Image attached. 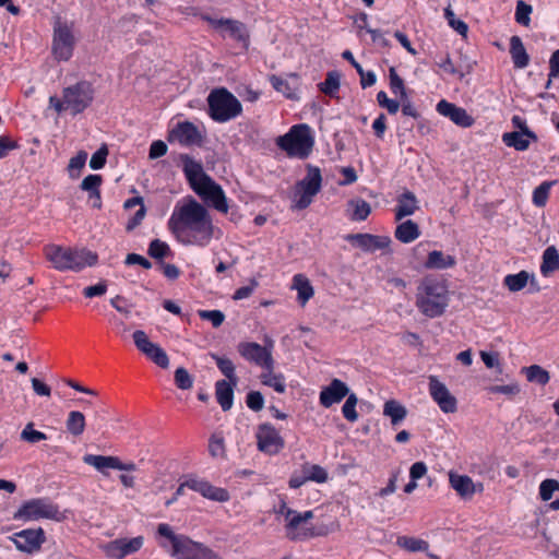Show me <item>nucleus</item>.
Wrapping results in <instances>:
<instances>
[{"label":"nucleus","instance_id":"f257e3e1","mask_svg":"<svg viewBox=\"0 0 559 559\" xmlns=\"http://www.w3.org/2000/svg\"><path fill=\"white\" fill-rule=\"evenodd\" d=\"M168 227L181 243L202 247L210 242L214 230L210 213L193 198L174 211Z\"/></svg>","mask_w":559,"mask_h":559},{"label":"nucleus","instance_id":"f03ea898","mask_svg":"<svg viewBox=\"0 0 559 559\" xmlns=\"http://www.w3.org/2000/svg\"><path fill=\"white\" fill-rule=\"evenodd\" d=\"M183 173L192 190L210 206L227 213L228 203L222 187L204 173L202 165L189 155L181 156Z\"/></svg>","mask_w":559,"mask_h":559},{"label":"nucleus","instance_id":"7ed1b4c3","mask_svg":"<svg viewBox=\"0 0 559 559\" xmlns=\"http://www.w3.org/2000/svg\"><path fill=\"white\" fill-rule=\"evenodd\" d=\"M450 301L445 281L432 276L424 277L417 286L415 305L419 312L430 319L444 314Z\"/></svg>","mask_w":559,"mask_h":559},{"label":"nucleus","instance_id":"20e7f679","mask_svg":"<svg viewBox=\"0 0 559 559\" xmlns=\"http://www.w3.org/2000/svg\"><path fill=\"white\" fill-rule=\"evenodd\" d=\"M46 259L60 271L80 272L85 266H93L98 255L87 249L66 248L58 245H48L44 249Z\"/></svg>","mask_w":559,"mask_h":559},{"label":"nucleus","instance_id":"39448f33","mask_svg":"<svg viewBox=\"0 0 559 559\" xmlns=\"http://www.w3.org/2000/svg\"><path fill=\"white\" fill-rule=\"evenodd\" d=\"M159 536L171 544V556L176 559H222L218 554L202 543L192 540L182 534H175L170 525L160 523L157 526Z\"/></svg>","mask_w":559,"mask_h":559},{"label":"nucleus","instance_id":"423d86ee","mask_svg":"<svg viewBox=\"0 0 559 559\" xmlns=\"http://www.w3.org/2000/svg\"><path fill=\"white\" fill-rule=\"evenodd\" d=\"M276 144L288 156L306 158L312 151L314 140L309 126L296 124L286 134L278 136Z\"/></svg>","mask_w":559,"mask_h":559},{"label":"nucleus","instance_id":"0eeeda50","mask_svg":"<svg viewBox=\"0 0 559 559\" xmlns=\"http://www.w3.org/2000/svg\"><path fill=\"white\" fill-rule=\"evenodd\" d=\"M209 115L216 122H226L239 116L241 103L228 90H213L207 96Z\"/></svg>","mask_w":559,"mask_h":559},{"label":"nucleus","instance_id":"6e6552de","mask_svg":"<svg viewBox=\"0 0 559 559\" xmlns=\"http://www.w3.org/2000/svg\"><path fill=\"white\" fill-rule=\"evenodd\" d=\"M63 518L58 506L46 498H36L24 502L13 515L14 520L23 521L49 519L60 522Z\"/></svg>","mask_w":559,"mask_h":559},{"label":"nucleus","instance_id":"1a4fd4ad","mask_svg":"<svg viewBox=\"0 0 559 559\" xmlns=\"http://www.w3.org/2000/svg\"><path fill=\"white\" fill-rule=\"evenodd\" d=\"M74 23L57 16L53 22L52 53L59 61H67L72 57L75 46L73 34Z\"/></svg>","mask_w":559,"mask_h":559},{"label":"nucleus","instance_id":"9d476101","mask_svg":"<svg viewBox=\"0 0 559 559\" xmlns=\"http://www.w3.org/2000/svg\"><path fill=\"white\" fill-rule=\"evenodd\" d=\"M322 182L321 171L318 167L308 165L306 177L296 185V194H299L296 201V207L304 210L308 207L312 198L320 191Z\"/></svg>","mask_w":559,"mask_h":559},{"label":"nucleus","instance_id":"9b49d317","mask_svg":"<svg viewBox=\"0 0 559 559\" xmlns=\"http://www.w3.org/2000/svg\"><path fill=\"white\" fill-rule=\"evenodd\" d=\"M66 107L73 115L84 111L93 102L94 90L91 83L86 81L66 87L64 90Z\"/></svg>","mask_w":559,"mask_h":559},{"label":"nucleus","instance_id":"f8f14e48","mask_svg":"<svg viewBox=\"0 0 559 559\" xmlns=\"http://www.w3.org/2000/svg\"><path fill=\"white\" fill-rule=\"evenodd\" d=\"M255 438L258 450L267 455H275L285 447L283 437L267 423L258 426Z\"/></svg>","mask_w":559,"mask_h":559},{"label":"nucleus","instance_id":"ddd939ff","mask_svg":"<svg viewBox=\"0 0 559 559\" xmlns=\"http://www.w3.org/2000/svg\"><path fill=\"white\" fill-rule=\"evenodd\" d=\"M135 347L158 367L166 369L169 366V358L166 352L156 343L150 341L147 334L136 330L132 334Z\"/></svg>","mask_w":559,"mask_h":559},{"label":"nucleus","instance_id":"4468645a","mask_svg":"<svg viewBox=\"0 0 559 559\" xmlns=\"http://www.w3.org/2000/svg\"><path fill=\"white\" fill-rule=\"evenodd\" d=\"M272 346L273 342L270 341V347ZM238 352L245 359L263 367L265 370L274 369V359L271 348H267V346L254 342H245L238 345Z\"/></svg>","mask_w":559,"mask_h":559},{"label":"nucleus","instance_id":"2eb2a0df","mask_svg":"<svg viewBox=\"0 0 559 559\" xmlns=\"http://www.w3.org/2000/svg\"><path fill=\"white\" fill-rule=\"evenodd\" d=\"M144 544L142 536L133 538H118L104 546V551L109 559H123L138 552Z\"/></svg>","mask_w":559,"mask_h":559},{"label":"nucleus","instance_id":"dca6fc26","mask_svg":"<svg viewBox=\"0 0 559 559\" xmlns=\"http://www.w3.org/2000/svg\"><path fill=\"white\" fill-rule=\"evenodd\" d=\"M11 539L19 550L33 554L41 548V545L46 542V535L40 527L28 528L15 533Z\"/></svg>","mask_w":559,"mask_h":559},{"label":"nucleus","instance_id":"f3484780","mask_svg":"<svg viewBox=\"0 0 559 559\" xmlns=\"http://www.w3.org/2000/svg\"><path fill=\"white\" fill-rule=\"evenodd\" d=\"M429 393L442 412L454 413L456 411L457 401L455 396L436 376L429 377Z\"/></svg>","mask_w":559,"mask_h":559},{"label":"nucleus","instance_id":"a211bd4d","mask_svg":"<svg viewBox=\"0 0 559 559\" xmlns=\"http://www.w3.org/2000/svg\"><path fill=\"white\" fill-rule=\"evenodd\" d=\"M448 476L450 487L463 500H471L476 492L484 491L483 483H474L473 479L467 475H462L454 471H450Z\"/></svg>","mask_w":559,"mask_h":559},{"label":"nucleus","instance_id":"6ab92c4d","mask_svg":"<svg viewBox=\"0 0 559 559\" xmlns=\"http://www.w3.org/2000/svg\"><path fill=\"white\" fill-rule=\"evenodd\" d=\"M206 21L216 29H224L228 35L237 41L243 43L246 46L249 43V32L245 23L233 19H212L206 17Z\"/></svg>","mask_w":559,"mask_h":559},{"label":"nucleus","instance_id":"aec40b11","mask_svg":"<svg viewBox=\"0 0 559 559\" xmlns=\"http://www.w3.org/2000/svg\"><path fill=\"white\" fill-rule=\"evenodd\" d=\"M177 140L180 144L201 145L202 135L199 129L189 121L179 122L169 133V141Z\"/></svg>","mask_w":559,"mask_h":559},{"label":"nucleus","instance_id":"412c9836","mask_svg":"<svg viewBox=\"0 0 559 559\" xmlns=\"http://www.w3.org/2000/svg\"><path fill=\"white\" fill-rule=\"evenodd\" d=\"M437 111L462 128L472 127L475 122L474 118L467 114L466 109L457 107L456 105L444 99L437 104Z\"/></svg>","mask_w":559,"mask_h":559},{"label":"nucleus","instance_id":"4be33fe9","mask_svg":"<svg viewBox=\"0 0 559 559\" xmlns=\"http://www.w3.org/2000/svg\"><path fill=\"white\" fill-rule=\"evenodd\" d=\"M349 389L345 382L340 379H333L331 383L322 388L320 392V404L329 408L332 405L340 403L345 396L348 395Z\"/></svg>","mask_w":559,"mask_h":559},{"label":"nucleus","instance_id":"5701e85b","mask_svg":"<svg viewBox=\"0 0 559 559\" xmlns=\"http://www.w3.org/2000/svg\"><path fill=\"white\" fill-rule=\"evenodd\" d=\"M346 239L367 252H374L388 248L391 242L389 237L371 234H350Z\"/></svg>","mask_w":559,"mask_h":559},{"label":"nucleus","instance_id":"b1692460","mask_svg":"<svg viewBox=\"0 0 559 559\" xmlns=\"http://www.w3.org/2000/svg\"><path fill=\"white\" fill-rule=\"evenodd\" d=\"M189 489L200 492L203 497L214 501L225 502L229 500V493L224 488L212 486L210 483L199 479L186 480Z\"/></svg>","mask_w":559,"mask_h":559},{"label":"nucleus","instance_id":"393cba45","mask_svg":"<svg viewBox=\"0 0 559 559\" xmlns=\"http://www.w3.org/2000/svg\"><path fill=\"white\" fill-rule=\"evenodd\" d=\"M418 209L416 195L412 191L406 190L397 198L395 221H401L406 216L413 215Z\"/></svg>","mask_w":559,"mask_h":559},{"label":"nucleus","instance_id":"a878e982","mask_svg":"<svg viewBox=\"0 0 559 559\" xmlns=\"http://www.w3.org/2000/svg\"><path fill=\"white\" fill-rule=\"evenodd\" d=\"M236 385L231 381L226 380H219L215 384L216 399L224 412L229 411L233 406L234 388Z\"/></svg>","mask_w":559,"mask_h":559},{"label":"nucleus","instance_id":"bb28decb","mask_svg":"<svg viewBox=\"0 0 559 559\" xmlns=\"http://www.w3.org/2000/svg\"><path fill=\"white\" fill-rule=\"evenodd\" d=\"M510 55L515 68L523 69L528 66L530 57L519 36H512L510 39Z\"/></svg>","mask_w":559,"mask_h":559},{"label":"nucleus","instance_id":"cd10ccee","mask_svg":"<svg viewBox=\"0 0 559 559\" xmlns=\"http://www.w3.org/2000/svg\"><path fill=\"white\" fill-rule=\"evenodd\" d=\"M394 236L399 241L409 243L420 236L419 226L414 221L407 219L396 226Z\"/></svg>","mask_w":559,"mask_h":559},{"label":"nucleus","instance_id":"c85d7f7f","mask_svg":"<svg viewBox=\"0 0 559 559\" xmlns=\"http://www.w3.org/2000/svg\"><path fill=\"white\" fill-rule=\"evenodd\" d=\"M456 260L453 255L444 254L442 251L433 250L428 254L425 267L429 270H444L453 267Z\"/></svg>","mask_w":559,"mask_h":559},{"label":"nucleus","instance_id":"c756f323","mask_svg":"<svg viewBox=\"0 0 559 559\" xmlns=\"http://www.w3.org/2000/svg\"><path fill=\"white\" fill-rule=\"evenodd\" d=\"M103 182V178L100 175H88L81 182V189L87 191L90 193V199H97V203H94V207H102V198H100V186Z\"/></svg>","mask_w":559,"mask_h":559},{"label":"nucleus","instance_id":"7c9ffc66","mask_svg":"<svg viewBox=\"0 0 559 559\" xmlns=\"http://www.w3.org/2000/svg\"><path fill=\"white\" fill-rule=\"evenodd\" d=\"M118 456L111 455H96V454H85L83 456V462L90 466L95 467L100 473L105 474L106 468L116 469Z\"/></svg>","mask_w":559,"mask_h":559},{"label":"nucleus","instance_id":"2f4dec72","mask_svg":"<svg viewBox=\"0 0 559 559\" xmlns=\"http://www.w3.org/2000/svg\"><path fill=\"white\" fill-rule=\"evenodd\" d=\"M293 288L297 290V299L301 306L306 305L314 293L309 280L302 274H296L294 276Z\"/></svg>","mask_w":559,"mask_h":559},{"label":"nucleus","instance_id":"473e14b6","mask_svg":"<svg viewBox=\"0 0 559 559\" xmlns=\"http://www.w3.org/2000/svg\"><path fill=\"white\" fill-rule=\"evenodd\" d=\"M383 415L390 417L393 426L399 425L406 418L407 409L395 400H389L383 405Z\"/></svg>","mask_w":559,"mask_h":559},{"label":"nucleus","instance_id":"72a5a7b5","mask_svg":"<svg viewBox=\"0 0 559 559\" xmlns=\"http://www.w3.org/2000/svg\"><path fill=\"white\" fill-rule=\"evenodd\" d=\"M559 270V252L556 247H548L543 253L540 272L544 276Z\"/></svg>","mask_w":559,"mask_h":559},{"label":"nucleus","instance_id":"f704fd0d","mask_svg":"<svg viewBox=\"0 0 559 559\" xmlns=\"http://www.w3.org/2000/svg\"><path fill=\"white\" fill-rule=\"evenodd\" d=\"M86 421L82 412L71 411L66 420V427L73 437L81 436L85 430Z\"/></svg>","mask_w":559,"mask_h":559},{"label":"nucleus","instance_id":"c9c22d12","mask_svg":"<svg viewBox=\"0 0 559 559\" xmlns=\"http://www.w3.org/2000/svg\"><path fill=\"white\" fill-rule=\"evenodd\" d=\"M522 371L525 373L526 379L530 382H536L540 385H546L550 380L549 372L539 365L524 367Z\"/></svg>","mask_w":559,"mask_h":559},{"label":"nucleus","instance_id":"e433bc0d","mask_svg":"<svg viewBox=\"0 0 559 559\" xmlns=\"http://www.w3.org/2000/svg\"><path fill=\"white\" fill-rule=\"evenodd\" d=\"M530 140L523 132H508L502 135V141L507 146L514 147L516 151H525L530 146Z\"/></svg>","mask_w":559,"mask_h":559},{"label":"nucleus","instance_id":"4c0bfd02","mask_svg":"<svg viewBox=\"0 0 559 559\" xmlns=\"http://www.w3.org/2000/svg\"><path fill=\"white\" fill-rule=\"evenodd\" d=\"M528 278L530 274L526 271H521L518 274L507 275L503 283L510 292H520L527 285Z\"/></svg>","mask_w":559,"mask_h":559},{"label":"nucleus","instance_id":"58836bf2","mask_svg":"<svg viewBox=\"0 0 559 559\" xmlns=\"http://www.w3.org/2000/svg\"><path fill=\"white\" fill-rule=\"evenodd\" d=\"M396 544L401 548L411 552L426 551L429 547V544L426 540L408 536L399 537Z\"/></svg>","mask_w":559,"mask_h":559},{"label":"nucleus","instance_id":"ea45409f","mask_svg":"<svg viewBox=\"0 0 559 559\" xmlns=\"http://www.w3.org/2000/svg\"><path fill=\"white\" fill-rule=\"evenodd\" d=\"M261 381L264 385L273 388L278 393L286 390L285 378L282 373H273V370H266L261 374Z\"/></svg>","mask_w":559,"mask_h":559},{"label":"nucleus","instance_id":"a19ab883","mask_svg":"<svg viewBox=\"0 0 559 559\" xmlns=\"http://www.w3.org/2000/svg\"><path fill=\"white\" fill-rule=\"evenodd\" d=\"M341 75L336 71L328 72L324 82L319 84V90L325 95L333 96L340 88Z\"/></svg>","mask_w":559,"mask_h":559},{"label":"nucleus","instance_id":"79ce46f5","mask_svg":"<svg viewBox=\"0 0 559 559\" xmlns=\"http://www.w3.org/2000/svg\"><path fill=\"white\" fill-rule=\"evenodd\" d=\"M212 357L215 359L218 369L228 379V381H231L233 384H237L238 378L235 373V366L233 361L228 358L219 357L215 354H212Z\"/></svg>","mask_w":559,"mask_h":559},{"label":"nucleus","instance_id":"37998d69","mask_svg":"<svg viewBox=\"0 0 559 559\" xmlns=\"http://www.w3.org/2000/svg\"><path fill=\"white\" fill-rule=\"evenodd\" d=\"M87 159V153L85 151H80L75 156H73L68 165L69 176L72 179H76L81 175V170L84 168Z\"/></svg>","mask_w":559,"mask_h":559},{"label":"nucleus","instance_id":"c03bdc74","mask_svg":"<svg viewBox=\"0 0 559 559\" xmlns=\"http://www.w3.org/2000/svg\"><path fill=\"white\" fill-rule=\"evenodd\" d=\"M389 76H390V88H391L392 93L395 95H400L401 100L407 99L404 81L396 73L395 68H393V67L390 68Z\"/></svg>","mask_w":559,"mask_h":559},{"label":"nucleus","instance_id":"a18cd8bd","mask_svg":"<svg viewBox=\"0 0 559 559\" xmlns=\"http://www.w3.org/2000/svg\"><path fill=\"white\" fill-rule=\"evenodd\" d=\"M269 81L273 88L276 92L282 93L285 97L289 99H297L296 94L294 93V90L289 86L288 82L275 74H272L269 76Z\"/></svg>","mask_w":559,"mask_h":559},{"label":"nucleus","instance_id":"49530a36","mask_svg":"<svg viewBox=\"0 0 559 559\" xmlns=\"http://www.w3.org/2000/svg\"><path fill=\"white\" fill-rule=\"evenodd\" d=\"M286 521V536L290 540L300 539V534L297 532V528L301 523H304L302 514L294 510L293 515H289Z\"/></svg>","mask_w":559,"mask_h":559},{"label":"nucleus","instance_id":"de8ad7c7","mask_svg":"<svg viewBox=\"0 0 559 559\" xmlns=\"http://www.w3.org/2000/svg\"><path fill=\"white\" fill-rule=\"evenodd\" d=\"M349 205L354 209L353 221H365L371 212L370 204L361 199L349 201Z\"/></svg>","mask_w":559,"mask_h":559},{"label":"nucleus","instance_id":"09e8293b","mask_svg":"<svg viewBox=\"0 0 559 559\" xmlns=\"http://www.w3.org/2000/svg\"><path fill=\"white\" fill-rule=\"evenodd\" d=\"M302 472H304V474L307 475V479L308 480H313V481H317V483H325L328 480V473L320 465H317V464H313V465L306 464L302 467Z\"/></svg>","mask_w":559,"mask_h":559},{"label":"nucleus","instance_id":"8fccbe9b","mask_svg":"<svg viewBox=\"0 0 559 559\" xmlns=\"http://www.w3.org/2000/svg\"><path fill=\"white\" fill-rule=\"evenodd\" d=\"M358 399L355 393H352L347 396L343 407L342 413L343 416L349 421L355 423L358 419V413L356 412Z\"/></svg>","mask_w":559,"mask_h":559},{"label":"nucleus","instance_id":"3c124183","mask_svg":"<svg viewBox=\"0 0 559 559\" xmlns=\"http://www.w3.org/2000/svg\"><path fill=\"white\" fill-rule=\"evenodd\" d=\"M147 252L154 259H163L170 254V248L166 242L154 239L151 241Z\"/></svg>","mask_w":559,"mask_h":559},{"label":"nucleus","instance_id":"603ef678","mask_svg":"<svg viewBox=\"0 0 559 559\" xmlns=\"http://www.w3.org/2000/svg\"><path fill=\"white\" fill-rule=\"evenodd\" d=\"M532 13V5L527 4L523 0L516 2L515 9V21L523 25L528 26L531 23L530 14Z\"/></svg>","mask_w":559,"mask_h":559},{"label":"nucleus","instance_id":"864d4df0","mask_svg":"<svg viewBox=\"0 0 559 559\" xmlns=\"http://www.w3.org/2000/svg\"><path fill=\"white\" fill-rule=\"evenodd\" d=\"M444 16L449 23V25L455 29L460 35L466 36L468 32V26L464 21L457 20L455 17L454 12L451 10L450 7L444 9Z\"/></svg>","mask_w":559,"mask_h":559},{"label":"nucleus","instance_id":"5fc2aeb1","mask_svg":"<svg viewBox=\"0 0 559 559\" xmlns=\"http://www.w3.org/2000/svg\"><path fill=\"white\" fill-rule=\"evenodd\" d=\"M209 451L213 457L225 456L226 450L223 436L218 433L212 435V437L210 438Z\"/></svg>","mask_w":559,"mask_h":559},{"label":"nucleus","instance_id":"6e6d98bb","mask_svg":"<svg viewBox=\"0 0 559 559\" xmlns=\"http://www.w3.org/2000/svg\"><path fill=\"white\" fill-rule=\"evenodd\" d=\"M21 439L28 443H37L46 440L47 436L41 431L35 430L33 423H28L21 432Z\"/></svg>","mask_w":559,"mask_h":559},{"label":"nucleus","instance_id":"4d7b16f0","mask_svg":"<svg viewBox=\"0 0 559 559\" xmlns=\"http://www.w3.org/2000/svg\"><path fill=\"white\" fill-rule=\"evenodd\" d=\"M175 383L181 390H189L192 388L193 379L183 367H179L175 371Z\"/></svg>","mask_w":559,"mask_h":559},{"label":"nucleus","instance_id":"13d9d810","mask_svg":"<svg viewBox=\"0 0 559 559\" xmlns=\"http://www.w3.org/2000/svg\"><path fill=\"white\" fill-rule=\"evenodd\" d=\"M552 182L545 181L533 192V202L537 206H544L547 202Z\"/></svg>","mask_w":559,"mask_h":559},{"label":"nucleus","instance_id":"bf43d9fd","mask_svg":"<svg viewBox=\"0 0 559 559\" xmlns=\"http://www.w3.org/2000/svg\"><path fill=\"white\" fill-rule=\"evenodd\" d=\"M198 316L210 321L214 328H219L225 320V314L221 310H199Z\"/></svg>","mask_w":559,"mask_h":559},{"label":"nucleus","instance_id":"052dcab7","mask_svg":"<svg viewBox=\"0 0 559 559\" xmlns=\"http://www.w3.org/2000/svg\"><path fill=\"white\" fill-rule=\"evenodd\" d=\"M559 490V481L556 479H545L539 486V495L543 501L551 499L554 491Z\"/></svg>","mask_w":559,"mask_h":559},{"label":"nucleus","instance_id":"680f3d73","mask_svg":"<svg viewBox=\"0 0 559 559\" xmlns=\"http://www.w3.org/2000/svg\"><path fill=\"white\" fill-rule=\"evenodd\" d=\"M108 148L106 145H103L92 155L90 160V167L95 170L102 169L106 164Z\"/></svg>","mask_w":559,"mask_h":559},{"label":"nucleus","instance_id":"e2e57ef3","mask_svg":"<svg viewBox=\"0 0 559 559\" xmlns=\"http://www.w3.org/2000/svg\"><path fill=\"white\" fill-rule=\"evenodd\" d=\"M378 104L384 107L389 114L395 115L399 111L400 103L394 99H390L385 92L380 91L377 95Z\"/></svg>","mask_w":559,"mask_h":559},{"label":"nucleus","instance_id":"0e129e2a","mask_svg":"<svg viewBox=\"0 0 559 559\" xmlns=\"http://www.w3.org/2000/svg\"><path fill=\"white\" fill-rule=\"evenodd\" d=\"M246 403L253 412H260L264 406V399L259 391H250L247 394Z\"/></svg>","mask_w":559,"mask_h":559},{"label":"nucleus","instance_id":"69168bd1","mask_svg":"<svg viewBox=\"0 0 559 559\" xmlns=\"http://www.w3.org/2000/svg\"><path fill=\"white\" fill-rule=\"evenodd\" d=\"M512 124L514 128L519 129L518 132H523L526 138L531 139L533 142H537V135L527 127L526 121L522 117L513 116Z\"/></svg>","mask_w":559,"mask_h":559},{"label":"nucleus","instance_id":"338daca9","mask_svg":"<svg viewBox=\"0 0 559 559\" xmlns=\"http://www.w3.org/2000/svg\"><path fill=\"white\" fill-rule=\"evenodd\" d=\"M489 392L513 396L520 393V386L518 383H511L506 385H492L489 388Z\"/></svg>","mask_w":559,"mask_h":559},{"label":"nucleus","instance_id":"774afa93","mask_svg":"<svg viewBox=\"0 0 559 559\" xmlns=\"http://www.w3.org/2000/svg\"><path fill=\"white\" fill-rule=\"evenodd\" d=\"M106 290H107V284L105 281H102L96 285L85 287L83 290V295L86 298H93L95 296L104 295L106 293Z\"/></svg>","mask_w":559,"mask_h":559}]
</instances>
